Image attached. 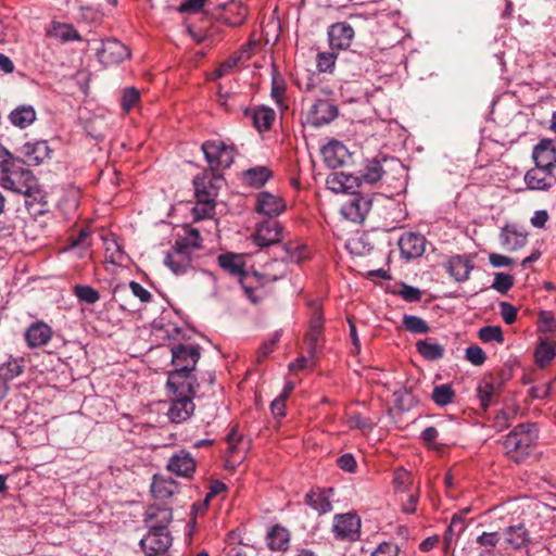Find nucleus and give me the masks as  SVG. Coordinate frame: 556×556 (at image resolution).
I'll list each match as a JSON object with an SVG mask.
<instances>
[{"instance_id":"f257e3e1","label":"nucleus","mask_w":556,"mask_h":556,"mask_svg":"<svg viewBox=\"0 0 556 556\" xmlns=\"http://www.w3.org/2000/svg\"><path fill=\"white\" fill-rule=\"evenodd\" d=\"M384 174L380 161L372 159L364 163L362 169L356 176H346L343 173H337L328 177V187L336 192H346L353 188L351 181H355L357 186H372L378 182Z\"/></svg>"},{"instance_id":"f03ea898","label":"nucleus","mask_w":556,"mask_h":556,"mask_svg":"<svg viewBox=\"0 0 556 556\" xmlns=\"http://www.w3.org/2000/svg\"><path fill=\"white\" fill-rule=\"evenodd\" d=\"M0 187L27 197L35 195L38 192L36 177L18 159L14 160L0 175Z\"/></svg>"},{"instance_id":"7ed1b4c3","label":"nucleus","mask_w":556,"mask_h":556,"mask_svg":"<svg viewBox=\"0 0 556 556\" xmlns=\"http://www.w3.org/2000/svg\"><path fill=\"white\" fill-rule=\"evenodd\" d=\"M535 439L536 429L533 424L518 425L504 441V448L507 456L514 462L522 460L529 455Z\"/></svg>"},{"instance_id":"20e7f679","label":"nucleus","mask_w":556,"mask_h":556,"mask_svg":"<svg viewBox=\"0 0 556 556\" xmlns=\"http://www.w3.org/2000/svg\"><path fill=\"white\" fill-rule=\"evenodd\" d=\"M541 337L534 352L539 367H546L556 356V320L547 313L541 314Z\"/></svg>"},{"instance_id":"39448f33","label":"nucleus","mask_w":556,"mask_h":556,"mask_svg":"<svg viewBox=\"0 0 556 556\" xmlns=\"http://www.w3.org/2000/svg\"><path fill=\"white\" fill-rule=\"evenodd\" d=\"M173 539L165 527H150L140 545L147 556H169Z\"/></svg>"},{"instance_id":"423d86ee","label":"nucleus","mask_w":556,"mask_h":556,"mask_svg":"<svg viewBox=\"0 0 556 556\" xmlns=\"http://www.w3.org/2000/svg\"><path fill=\"white\" fill-rule=\"evenodd\" d=\"M205 159L213 169L229 167L235 157V149L220 140L206 141L202 144Z\"/></svg>"},{"instance_id":"0eeeda50","label":"nucleus","mask_w":556,"mask_h":556,"mask_svg":"<svg viewBox=\"0 0 556 556\" xmlns=\"http://www.w3.org/2000/svg\"><path fill=\"white\" fill-rule=\"evenodd\" d=\"M218 263L227 273L239 278V281L245 292L251 296L250 293L252 292V289L247 285V282L254 277H257V273L250 274L245 270L243 255L232 253L222 254L218 257Z\"/></svg>"},{"instance_id":"6e6552de","label":"nucleus","mask_w":556,"mask_h":556,"mask_svg":"<svg viewBox=\"0 0 556 556\" xmlns=\"http://www.w3.org/2000/svg\"><path fill=\"white\" fill-rule=\"evenodd\" d=\"M193 370H176L169 372L167 387L174 396L194 395L195 379L192 376Z\"/></svg>"},{"instance_id":"1a4fd4ad","label":"nucleus","mask_w":556,"mask_h":556,"mask_svg":"<svg viewBox=\"0 0 556 556\" xmlns=\"http://www.w3.org/2000/svg\"><path fill=\"white\" fill-rule=\"evenodd\" d=\"M286 208L287 204L279 194L263 191L256 195V212L267 216L269 219L279 216Z\"/></svg>"},{"instance_id":"9d476101","label":"nucleus","mask_w":556,"mask_h":556,"mask_svg":"<svg viewBox=\"0 0 556 556\" xmlns=\"http://www.w3.org/2000/svg\"><path fill=\"white\" fill-rule=\"evenodd\" d=\"M361 519L355 514L337 515L333 521V532L337 538L354 541L359 536Z\"/></svg>"},{"instance_id":"9b49d317","label":"nucleus","mask_w":556,"mask_h":556,"mask_svg":"<svg viewBox=\"0 0 556 556\" xmlns=\"http://www.w3.org/2000/svg\"><path fill=\"white\" fill-rule=\"evenodd\" d=\"M282 238V226L275 219H267L256 227L253 240L258 247H268Z\"/></svg>"},{"instance_id":"f8f14e48","label":"nucleus","mask_w":556,"mask_h":556,"mask_svg":"<svg viewBox=\"0 0 556 556\" xmlns=\"http://www.w3.org/2000/svg\"><path fill=\"white\" fill-rule=\"evenodd\" d=\"M338 116V108L329 100H317L307 113V122L314 126H321L332 122Z\"/></svg>"},{"instance_id":"ddd939ff","label":"nucleus","mask_w":556,"mask_h":556,"mask_svg":"<svg viewBox=\"0 0 556 556\" xmlns=\"http://www.w3.org/2000/svg\"><path fill=\"white\" fill-rule=\"evenodd\" d=\"M128 48L116 39H108L103 41L101 49L98 51V58L105 65L118 64L129 56Z\"/></svg>"},{"instance_id":"4468645a","label":"nucleus","mask_w":556,"mask_h":556,"mask_svg":"<svg viewBox=\"0 0 556 556\" xmlns=\"http://www.w3.org/2000/svg\"><path fill=\"white\" fill-rule=\"evenodd\" d=\"M523 180L528 189L535 191H546L556 184L553 172L538 166L529 169Z\"/></svg>"},{"instance_id":"2eb2a0df","label":"nucleus","mask_w":556,"mask_h":556,"mask_svg":"<svg viewBox=\"0 0 556 556\" xmlns=\"http://www.w3.org/2000/svg\"><path fill=\"white\" fill-rule=\"evenodd\" d=\"M193 395L174 396L167 410L169 420L174 424H180L188 420L194 412Z\"/></svg>"},{"instance_id":"dca6fc26","label":"nucleus","mask_w":556,"mask_h":556,"mask_svg":"<svg viewBox=\"0 0 556 556\" xmlns=\"http://www.w3.org/2000/svg\"><path fill=\"white\" fill-rule=\"evenodd\" d=\"M199 352L193 346L178 345L172 351V363L176 370H193L199 359Z\"/></svg>"},{"instance_id":"f3484780","label":"nucleus","mask_w":556,"mask_h":556,"mask_svg":"<svg viewBox=\"0 0 556 556\" xmlns=\"http://www.w3.org/2000/svg\"><path fill=\"white\" fill-rule=\"evenodd\" d=\"M370 208V201L364 197L354 195L341 207V214L353 223H362Z\"/></svg>"},{"instance_id":"a211bd4d","label":"nucleus","mask_w":556,"mask_h":556,"mask_svg":"<svg viewBox=\"0 0 556 556\" xmlns=\"http://www.w3.org/2000/svg\"><path fill=\"white\" fill-rule=\"evenodd\" d=\"M165 265L176 275H181L191 266V255L187 247L176 243L165 257Z\"/></svg>"},{"instance_id":"6ab92c4d","label":"nucleus","mask_w":556,"mask_h":556,"mask_svg":"<svg viewBox=\"0 0 556 556\" xmlns=\"http://www.w3.org/2000/svg\"><path fill=\"white\" fill-rule=\"evenodd\" d=\"M51 327L43 321L33 323L25 331V341L30 349L47 345L52 338Z\"/></svg>"},{"instance_id":"aec40b11","label":"nucleus","mask_w":556,"mask_h":556,"mask_svg":"<svg viewBox=\"0 0 556 556\" xmlns=\"http://www.w3.org/2000/svg\"><path fill=\"white\" fill-rule=\"evenodd\" d=\"M502 383L493 377H484L478 384L477 395L483 409L489 408L495 403L500 395Z\"/></svg>"},{"instance_id":"412c9836","label":"nucleus","mask_w":556,"mask_h":556,"mask_svg":"<svg viewBox=\"0 0 556 556\" xmlns=\"http://www.w3.org/2000/svg\"><path fill=\"white\" fill-rule=\"evenodd\" d=\"M328 37L331 49L344 50L351 46L354 29L346 23H337L330 26Z\"/></svg>"},{"instance_id":"4be33fe9","label":"nucleus","mask_w":556,"mask_h":556,"mask_svg":"<svg viewBox=\"0 0 556 556\" xmlns=\"http://www.w3.org/2000/svg\"><path fill=\"white\" fill-rule=\"evenodd\" d=\"M535 166L553 172L556 167V147L551 140H542L533 150Z\"/></svg>"},{"instance_id":"5701e85b","label":"nucleus","mask_w":556,"mask_h":556,"mask_svg":"<svg viewBox=\"0 0 556 556\" xmlns=\"http://www.w3.org/2000/svg\"><path fill=\"white\" fill-rule=\"evenodd\" d=\"M21 153L29 165H39L50 157L51 150L47 141L38 140L24 143Z\"/></svg>"},{"instance_id":"b1692460","label":"nucleus","mask_w":556,"mask_h":556,"mask_svg":"<svg viewBox=\"0 0 556 556\" xmlns=\"http://www.w3.org/2000/svg\"><path fill=\"white\" fill-rule=\"evenodd\" d=\"M167 469L179 477H190L195 470V462L190 453L179 451L169 458Z\"/></svg>"},{"instance_id":"393cba45","label":"nucleus","mask_w":556,"mask_h":556,"mask_svg":"<svg viewBox=\"0 0 556 556\" xmlns=\"http://www.w3.org/2000/svg\"><path fill=\"white\" fill-rule=\"evenodd\" d=\"M446 269L456 281L463 282L468 280L473 264L466 255H454L448 260Z\"/></svg>"},{"instance_id":"a878e982","label":"nucleus","mask_w":556,"mask_h":556,"mask_svg":"<svg viewBox=\"0 0 556 556\" xmlns=\"http://www.w3.org/2000/svg\"><path fill=\"white\" fill-rule=\"evenodd\" d=\"M332 489H316L308 492L305 496V503L318 514H327L332 509L330 497Z\"/></svg>"},{"instance_id":"bb28decb","label":"nucleus","mask_w":556,"mask_h":556,"mask_svg":"<svg viewBox=\"0 0 556 556\" xmlns=\"http://www.w3.org/2000/svg\"><path fill=\"white\" fill-rule=\"evenodd\" d=\"M321 154L326 164L331 168H337L345 162L348 149L337 140L328 142L321 149Z\"/></svg>"},{"instance_id":"cd10ccee","label":"nucleus","mask_w":556,"mask_h":556,"mask_svg":"<svg viewBox=\"0 0 556 556\" xmlns=\"http://www.w3.org/2000/svg\"><path fill=\"white\" fill-rule=\"evenodd\" d=\"M399 245L401 253L407 258L420 256L425 251V238L416 233H404L400 240Z\"/></svg>"},{"instance_id":"c85d7f7f","label":"nucleus","mask_w":556,"mask_h":556,"mask_svg":"<svg viewBox=\"0 0 556 556\" xmlns=\"http://www.w3.org/2000/svg\"><path fill=\"white\" fill-rule=\"evenodd\" d=\"M173 519L172 509L165 506L151 505L147 510L148 527H165Z\"/></svg>"},{"instance_id":"c756f323","label":"nucleus","mask_w":556,"mask_h":556,"mask_svg":"<svg viewBox=\"0 0 556 556\" xmlns=\"http://www.w3.org/2000/svg\"><path fill=\"white\" fill-rule=\"evenodd\" d=\"M9 119L15 127L23 129L36 121V111L31 105H20L10 113Z\"/></svg>"},{"instance_id":"7c9ffc66","label":"nucleus","mask_w":556,"mask_h":556,"mask_svg":"<svg viewBox=\"0 0 556 556\" xmlns=\"http://www.w3.org/2000/svg\"><path fill=\"white\" fill-rule=\"evenodd\" d=\"M177 490V484L172 479L154 477L151 484V492L155 500L165 501Z\"/></svg>"},{"instance_id":"2f4dec72","label":"nucleus","mask_w":556,"mask_h":556,"mask_svg":"<svg viewBox=\"0 0 556 556\" xmlns=\"http://www.w3.org/2000/svg\"><path fill=\"white\" fill-rule=\"evenodd\" d=\"M507 544L514 549H519L530 542L529 533L523 525L508 527L505 530Z\"/></svg>"},{"instance_id":"473e14b6","label":"nucleus","mask_w":556,"mask_h":556,"mask_svg":"<svg viewBox=\"0 0 556 556\" xmlns=\"http://www.w3.org/2000/svg\"><path fill=\"white\" fill-rule=\"evenodd\" d=\"M271 177V172L266 166L252 167L243 173V180L247 185L261 188Z\"/></svg>"},{"instance_id":"72a5a7b5","label":"nucleus","mask_w":556,"mask_h":556,"mask_svg":"<svg viewBox=\"0 0 556 556\" xmlns=\"http://www.w3.org/2000/svg\"><path fill=\"white\" fill-rule=\"evenodd\" d=\"M267 545L273 551H283L289 544V532L286 528L275 526L267 533Z\"/></svg>"},{"instance_id":"f704fd0d","label":"nucleus","mask_w":556,"mask_h":556,"mask_svg":"<svg viewBox=\"0 0 556 556\" xmlns=\"http://www.w3.org/2000/svg\"><path fill=\"white\" fill-rule=\"evenodd\" d=\"M501 243L508 251H516L527 243V235L514 229H503Z\"/></svg>"},{"instance_id":"c9c22d12","label":"nucleus","mask_w":556,"mask_h":556,"mask_svg":"<svg viewBox=\"0 0 556 556\" xmlns=\"http://www.w3.org/2000/svg\"><path fill=\"white\" fill-rule=\"evenodd\" d=\"M48 36L63 40H79L80 37L77 30L70 24L53 22L48 29Z\"/></svg>"},{"instance_id":"e433bc0d","label":"nucleus","mask_w":556,"mask_h":556,"mask_svg":"<svg viewBox=\"0 0 556 556\" xmlns=\"http://www.w3.org/2000/svg\"><path fill=\"white\" fill-rule=\"evenodd\" d=\"M248 15V8L242 3H230L224 15L223 20L230 26L241 25Z\"/></svg>"},{"instance_id":"4c0bfd02","label":"nucleus","mask_w":556,"mask_h":556,"mask_svg":"<svg viewBox=\"0 0 556 556\" xmlns=\"http://www.w3.org/2000/svg\"><path fill=\"white\" fill-rule=\"evenodd\" d=\"M23 369L24 358H10L0 366V378H2L5 383H9V381L22 375Z\"/></svg>"},{"instance_id":"58836bf2","label":"nucleus","mask_w":556,"mask_h":556,"mask_svg":"<svg viewBox=\"0 0 556 556\" xmlns=\"http://www.w3.org/2000/svg\"><path fill=\"white\" fill-rule=\"evenodd\" d=\"M417 351L428 361L440 359L443 356L444 349L441 344L421 340L416 343Z\"/></svg>"},{"instance_id":"ea45409f","label":"nucleus","mask_w":556,"mask_h":556,"mask_svg":"<svg viewBox=\"0 0 556 556\" xmlns=\"http://www.w3.org/2000/svg\"><path fill=\"white\" fill-rule=\"evenodd\" d=\"M127 290H129L134 296L138 298L141 303H149L152 299L150 291L136 281H130L128 287L117 286L114 293L117 296H122Z\"/></svg>"},{"instance_id":"a19ab883","label":"nucleus","mask_w":556,"mask_h":556,"mask_svg":"<svg viewBox=\"0 0 556 556\" xmlns=\"http://www.w3.org/2000/svg\"><path fill=\"white\" fill-rule=\"evenodd\" d=\"M454 397L455 391L452 386L447 383L435 386L431 393L432 401L441 407L452 403Z\"/></svg>"},{"instance_id":"79ce46f5","label":"nucleus","mask_w":556,"mask_h":556,"mask_svg":"<svg viewBox=\"0 0 556 556\" xmlns=\"http://www.w3.org/2000/svg\"><path fill=\"white\" fill-rule=\"evenodd\" d=\"M275 111L269 108H260L254 111V126L260 130H268L275 121Z\"/></svg>"},{"instance_id":"37998d69","label":"nucleus","mask_w":556,"mask_h":556,"mask_svg":"<svg viewBox=\"0 0 556 556\" xmlns=\"http://www.w3.org/2000/svg\"><path fill=\"white\" fill-rule=\"evenodd\" d=\"M287 271V264L283 261H274L268 264L264 271L258 275L257 279L261 277L264 281H276L279 278L283 277Z\"/></svg>"},{"instance_id":"c03bdc74","label":"nucleus","mask_w":556,"mask_h":556,"mask_svg":"<svg viewBox=\"0 0 556 556\" xmlns=\"http://www.w3.org/2000/svg\"><path fill=\"white\" fill-rule=\"evenodd\" d=\"M74 294L80 302L87 304H94L100 300L99 291L87 285L75 286Z\"/></svg>"},{"instance_id":"a18cd8bd","label":"nucleus","mask_w":556,"mask_h":556,"mask_svg":"<svg viewBox=\"0 0 556 556\" xmlns=\"http://www.w3.org/2000/svg\"><path fill=\"white\" fill-rule=\"evenodd\" d=\"M193 184L198 201L214 200L215 188L212 185H206L204 177H197Z\"/></svg>"},{"instance_id":"49530a36","label":"nucleus","mask_w":556,"mask_h":556,"mask_svg":"<svg viewBox=\"0 0 556 556\" xmlns=\"http://www.w3.org/2000/svg\"><path fill=\"white\" fill-rule=\"evenodd\" d=\"M403 325L412 333H427L429 331L428 324L418 316L404 315Z\"/></svg>"},{"instance_id":"de8ad7c7","label":"nucleus","mask_w":556,"mask_h":556,"mask_svg":"<svg viewBox=\"0 0 556 556\" xmlns=\"http://www.w3.org/2000/svg\"><path fill=\"white\" fill-rule=\"evenodd\" d=\"M464 529H465V525H464L463 518L462 517H456V516L453 517V519L451 521V525L446 529V531L444 533V536H443L444 548L446 551L452 545L455 532H457V534H459L462 531H464Z\"/></svg>"},{"instance_id":"09e8293b","label":"nucleus","mask_w":556,"mask_h":556,"mask_svg":"<svg viewBox=\"0 0 556 556\" xmlns=\"http://www.w3.org/2000/svg\"><path fill=\"white\" fill-rule=\"evenodd\" d=\"M394 486L397 492H406L413 484L412 473L404 468H399L394 472Z\"/></svg>"},{"instance_id":"8fccbe9b","label":"nucleus","mask_w":556,"mask_h":556,"mask_svg":"<svg viewBox=\"0 0 556 556\" xmlns=\"http://www.w3.org/2000/svg\"><path fill=\"white\" fill-rule=\"evenodd\" d=\"M333 52H319L316 56V66L320 73H331L336 64Z\"/></svg>"},{"instance_id":"3c124183","label":"nucleus","mask_w":556,"mask_h":556,"mask_svg":"<svg viewBox=\"0 0 556 556\" xmlns=\"http://www.w3.org/2000/svg\"><path fill=\"white\" fill-rule=\"evenodd\" d=\"M479 338L483 342H498L502 343L504 341V336L501 327L498 326H486L479 330Z\"/></svg>"},{"instance_id":"603ef678","label":"nucleus","mask_w":556,"mask_h":556,"mask_svg":"<svg viewBox=\"0 0 556 556\" xmlns=\"http://www.w3.org/2000/svg\"><path fill=\"white\" fill-rule=\"evenodd\" d=\"M228 451L230 457H236L237 454L242 452L244 454L245 447L242 446V438L238 434L236 429H232L227 435Z\"/></svg>"},{"instance_id":"864d4df0","label":"nucleus","mask_w":556,"mask_h":556,"mask_svg":"<svg viewBox=\"0 0 556 556\" xmlns=\"http://www.w3.org/2000/svg\"><path fill=\"white\" fill-rule=\"evenodd\" d=\"M514 285V279L510 275L505 273H496L492 288L501 293H506Z\"/></svg>"},{"instance_id":"5fc2aeb1","label":"nucleus","mask_w":556,"mask_h":556,"mask_svg":"<svg viewBox=\"0 0 556 556\" xmlns=\"http://www.w3.org/2000/svg\"><path fill=\"white\" fill-rule=\"evenodd\" d=\"M139 98H140V93L136 88H134V87L126 88L124 90L123 97H122L123 110L126 112L130 111L138 103Z\"/></svg>"},{"instance_id":"6e6d98bb","label":"nucleus","mask_w":556,"mask_h":556,"mask_svg":"<svg viewBox=\"0 0 556 556\" xmlns=\"http://www.w3.org/2000/svg\"><path fill=\"white\" fill-rule=\"evenodd\" d=\"M395 293L402 296L406 302H418L421 299V291L408 285H402Z\"/></svg>"},{"instance_id":"4d7b16f0","label":"nucleus","mask_w":556,"mask_h":556,"mask_svg":"<svg viewBox=\"0 0 556 556\" xmlns=\"http://www.w3.org/2000/svg\"><path fill=\"white\" fill-rule=\"evenodd\" d=\"M214 202L213 200L198 201L193 212L197 219L210 217L214 214Z\"/></svg>"},{"instance_id":"13d9d810","label":"nucleus","mask_w":556,"mask_h":556,"mask_svg":"<svg viewBox=\"0 0 556 556\" xmlns=\"http://www.w3.org/2000/svg\"><path fill=\"white\" fill-rule=\"evenodd\" d=\"M105 250L111 263H119L123 261V252L114 239H105Z\"/></svg>"},{"instance_id":"bf43d9fd","label":"nucleus","mask_w":556,"mask_h":556,"mask_svg":"<svg viewBox=\"0 0 556 556\" xmlns=\"http://www.w3.org/2000/svg\"><path fill=\"white\" fill-rule=\"evenodd\" d=\"M466 359L475 366H481L485 362V353L479 346H469L466 349Z\"/></svg>"},{"instance_id":"052dcab7","label":"nucleus","mask_w":556,"mask_h":556,"mask_svg":"<svg viewBox=\"0 0 556 556\" xmlns=\"http://www.w3.org/2000/svg\"><path fill=\"white\" fill-rule=\"evenodd\" d=\"M500 313H501V316L504 319V321L507 325H511L517 319L518 311L510 303H508V302H501L500 303Z\"/></svg>"},{"instance_id":"680f3d73","label":"nucleus","mask_w":556,"mask_h":556,"mask_svg":"<svg viewBox=\"0 0 556 556\" xmlns=\"http://www.w3.org/2000/svg\"><path fill=\"white\" fill-rule=\"evenodd\" d=\"M399 547L397 545L383 542L377 546V548L372 552L371 556H397Z\"/></svg>"},{"instance_id":"e2e57ef3","label":"nucleus","mask_w":556,"mask_h":556,"mask_svg":"<svg viewBox=\"0 0 556 556\" xmlns=\"http://www.w3.org/2000/svg\"><path fill=\"white\" fill-rule=\"evenodd\" d=\"M549 215L546 210H538L532 215L530 223L534 228L542 229L545 227Z\"/></svg>"},{"instance_id":"0e129e2a","label":"nucleus","mask_w":556,"mask_h":556,"mask_svg":"<svg viewBox=\"0 0 556 556\" xmlns=\"http://www.w3.org/2000/svg\"><path fill=\"white\" fill-rule=\"evenodd\" d=\"M205 0H187L179 5V12L197 13L205 5Z\"/></svg>"},{"instance_id":"69168bd1","label":"nucleus","mask_w":556,"mask_h":556,"mask_svg":"<svg viewBox=\"0 0 556 556\" xmlns=\"http://www.w3.org/2000/svg\"><path fill=\"white\" fill-rule=\"evenodd\" d=\"M337 463L342 470L348 472H353L356 468V460L352 454H344L340 456Z\"/></svg>"},{"instance_id":"338daca9","label":"nucleus","mask_w":556,"mask_h":556,"mask_svg":"<svg viewBox=\"0 0 556 556\" xmlns=\"http://www.w3.org/2000/svg\"><path fill=\"white\" fill-rule=\"evenodd\" d=\"M489 261L494 267H507L514 263L513 258L497 253L490 254Z\"/></svg>"},{"instance_id":"774afa93","label":"nucleus","mask_w":556,"mask_h":556,"mask_svg":"<svg viewBox=\"0 0 556 556\" xmlns=\"http://www.w3.org/2000/svg\"><path fill=\"white\" fill-rule=\"evenodd\" d=\"M500 538L495 532H483L478 536L477 542L482 546H491L494 547Z\"/></svg>"}]
</instances>
